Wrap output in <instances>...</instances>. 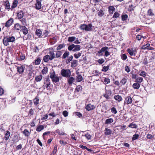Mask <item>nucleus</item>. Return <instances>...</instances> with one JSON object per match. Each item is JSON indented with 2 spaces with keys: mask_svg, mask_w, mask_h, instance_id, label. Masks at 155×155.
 <instances>
[{
  "mask_svg": "<svg viewBox=\"0 0 155 155\" xmlns=\"http://www.w3.org/2000/svg\"><path fill=\"white\" fill-rule=\"evenodd\" d=\"M17 18L18 19H21L23 18L24 16V13L22 11L18 12L17 14Z\"/></svg>",
  "mask_w": 155,
  "mask_h": 155,
  "instance_id": "nucleus-14",
  "label": "nucleus"
},
{
  "mask_svg": "<svg viewBox=\"0 0 155 155\" xmlns=\"http://www.w3.org/2000/svg\"><path fill=\"white\" fill-rule=\"evenodd\" d=\"M18 4L17 1H14L12 5L11 6V9L17 6V4Z\"/></svg>",
  "mask_w": 155,
  "mask_h": 155,
  "instance_id": "nucleus-46",
  "label": "nucleus"
},
{
  "mask_svg": "<svg viewBox=\"0 0 155 155\" xmlns=\"http://www.w3.org/2000/svg\"><path fill=\"white\" fill-rule=\"evenodd\" d=\"M82 136L85 137L88 140L91 139V135L88 133H86L84 135H83Z\"/></svg>",
  "mask_w": 155,
  "mask_h": 155,
  "instance_id": "nucleus-45",
  "label": "nucleus"
},
{
  "mask_svg": "<svg viewBox=\"0 0 155 155\" xmlns=\"http://www.w3.org/2000/svg\"><path fill=\"white\" fill-rule=\"evenodd\" d=\"M81 46L78 45H74L73 44L70 45L68 47V49L71 51L72 50L74 52L78 51L80 50Z\"/></svg>",
  "mask_w": 155,
  "mask_h": 155,
  "instance_id": "nucleus-3",
  "label": "nucleus"
},
{
  "mask_svg": "<svg viewBox=\"0 0 155 155\" xmlns=\"http://www.w3.org/2000/svg\"><path fill=\"white\" fill-rule=\"evenodd\" d=\"M34 104H35L37 105L39 103V99L37 97H35L34 100Z\"/></svg>",
  "mask_w": 155,
  "mask_h": 155,
  "instance_id": "nucleus-60",
  "label": "nucleus"
},
{
  "mask_svg": "<svg viewBox=\"0 0 155 155\" xmlns=\"http://www.w3.org/2000/svg\"><path fill=\"white\" fill-rule=\"evenodd\" d=\"M62 54V52L61 51H58L55 54L56 58H59L61 56Z\"/></svg>",
  "mask_w": 155,
  "mask_h": 155,
  "instance_id": "nucleus-36",
  "label": "nucleus"
},
{
  "mask_svg": "<svg viewBox=\"0 0 155 155\" xmlns=\"http://www.w3.org/2000/svg\"><path fill=\"white\" fill-rule=\"evenodd\" d=\"M43 60L45 62H48L49 60H51V59L50 58L49 55H45L44 57Z\"/></svg>",
  "mask_w": 155,
  "mask_h": 155,
  "instance_id": "nucleus-25",
  "label": "nucleus"
},
{
  "mask_svg": "<svg viewBox=\"0 0 155 155\" xmlns=\"http://www.w3.org/2000/svg\"><path fill=\"white\" fill-rule=\"evenodd\" d=\"M126 82L127 79L125 78H124L120 81V83H121L123 85H124L126 84Z\"/></svg>",
  "mask_w": 155,
  "mask_h": 155,
  "instance_id": "nucleus-55",
  "label": "nucleus"
},
{
  "mask_svg": "<svg viewBox=\"0 0 155 155\" xmlns=\"http://www.w3.org/2000/svg\"><path fill=\"white\" fill-rule=\"evenodd\" d=\"M61 75L66 78H69L71 75V72L69 69H62L61 71Z\"/></svg>",
  "mask_w": 155,
  "mask_h": 155,
  "instance_id": "nucleus-5",
  "label": "nucleus"
},
{
  "mask_svg": "<svg viewBox=\"0 0 155 155\" xmlns=\"http://www.w3.org/2000/svg\"><path fill=\"white\" fill-rule=\"evenodd\" d=\"M120 15V14L119 12H116L114 13L113 17L114 18H117L119 17Z\"/></svg>",
  "mask_w": 155,
  "mask_h": 155,
  "instance_id": "nucleus-49",
  "label": "nucleus"
},
{
  "mask_svg": "<svg viewBox=\"0 0 155 155\" xmlns=\"http://www.w3.org/2000/svg\"><path fill=\"white\" fill-rule=\"evenodd\" d=\"M127 51L131 56H135L137 53L136 49L135 48H132L131 49L128 48Z\"/></svg>",
  "mask_w": 155,
  "mask_h": 155,
  "instance_id": "nucleus-7",
  "label": "nucleus"
},
{
  "mask_svg": "<svg viewBox=\"0 0 155 155\" xmlns=\"http://www.w3.org/2000/svg\"><path fill=\"white\" fill-rule=\"evenodd\" d=\"M147 13L148 15H149L150 16H152L154 15V13L153 12L152 10L151 9H150L148 10L147 12Z\"/></svg>",
  "mask_w": 155,
  "mask_h": 155,
  "instance_id": "nucleus-50",
  "label": "nucleus"
},
{
  "mask_svg": "<svg viewBox=\"0 0 155 155\" xmlns=\"http://www.w3.org/2000/svg\"><path fill=\"white\" fill-rule=\"evenodd\" d=\"M74 114L75 116H78L79 117H81L82 116V114L81 113L77 112H74Z\"/></svg>",
  "mask_w": 155,
  "mask_h": 155,
  "instance_id": "nucleus-48",
  "label": "nucleus"
},
{
  "mask_svg": "<svg viewBox=\"0 0 155 155\" xmlns=\"http://www.w3.org/2000/svg\"><path fill=\"white\" fill-rule=\"evenodd\" d=\"M36 3L35 5V7L37 9L39 10L41 8V0H36Z\"/></svg>",
  "mask_w": 155,
  "mask_h": 155,
  "instance_id": "nucleus-10",
  "label": "nucleus"
},
{
  "mask_svg": "<svg viewBox=\"0 0 155 155\" xmlns=\"http://www.w3.org/2000/svg\"><path fill=\"white\" fill-rule=\"evenodd\" d=\"M114 121L113 119L112 118H110L109 119H107L105 121V124H110L112 122H113Z\"/></svg>",
  "mask_w": 155,
  "mask_h": 155,
  "instance_id": "nucleus-31",
  "label": "nucleus"
},
{
  "mask_svg": "<svg viewBox=\"0 0 155 155\" xmlns=\"http://www.w3.org/2000/svg\"><path fill=\"white\" fill-rule=\"evenodd\" d=\"M103 80L104 83L106 84H109L110 82V79L108 78H103Z\"/></svg>",
  "mask_w": 155,
  "mask_h": 155,
  "instance_id": "nucleus-40",
  "label": "nucleus"
},
{
  "mask_svg": "<svg viewBox=\"0 0 155 155\" xmlns=\"http://www.w3.org/2000/svg\"><path fill=\"white\" fill-rule=\"evenodd\" d=\"M82 80L83 77L81 75L79 74L77 76L76 80L77 82H81Z\"/></svg>",
  "mask_w": 155,
  "mask_h": 155,
  "instance_id": "nucleus-23",
  "label": "nucleus"
},
{
  "mask_svg": "<svg viewBox=\"0 0 155 155\" xmlns=\"http://www.w3.org/2000/svg\"><path fill=\"white\" fill-rule=\"evenodd\" d=\"M76 38L75 37H70L68 38V41L69 42H72L75 40Z\"/></svg>",
  "mask_w": 155,
  "mask_h": 155,
  "instance_id": "nucleus-44",
  "label": "nucleus"
},
{
  "mask_svg": "<svg viewBox=\"0 0 155 155\" xmlns=\"http://www.w3.org/2000/svg\"><path fill=\"white\" fill-rule=\"evenodd\" d=\"M15 40V38L14 36H8L4 37L3 40V43L5 45L7 46L9 45V42H13Z\"/></svg>",
  "mask_w": 155,
  "mask_h": 155,
  "instance_id": "nucleus-2",
  "label": "nucleus"
},
{
  "mask_svg": "<svg viewBox=\"0 0 155 155\" xmlns=\"http://www.w3.org/2000/svg\"><path fill=\"white\" fill-rule=\"evenodd\" d=\"M74 80V78L73 77H69V78L68 79V82L69 84L71 85Z\"/></svg>",
  "mask_w": 155,
  "mask_h": 155,
  "instance_id": "nucleus-24",
  "label": "nucleus"
},
{
  "mask_svg": "<svg viewBox=\"0 0 155 155\" xmlns=\"http://www.w3.org/2000/svg\"><path fill=\"white\" fill-rule=\"evenodd\" d=\"M4 5L5 6V8L7 9H9L10 8V5L9 4V2L8 1H5Z\"/></svg>",
  "mask_w": 155,
  "mask_h": 155,
  "instance_id": "nucleus-30",
  "label": "nucleus"
},
{
  "mask_svg": "<svg viewBox=\"0 0 155 155\" xmlns=\"http://www.w3.org/2000/svg\"><path fill=\"white\" fill-rule=\"evenodd\" d=\"M111 112L114 114H116L117 113V111L116 108L114 107H113L111 108Z\"/></svg>",
  "mask_w": 155,
  "mask_h": 155,
  "instance_id": "nucleus-51",
  "label": "nucleus"
},
{
  "mask_svg": "<svg viewBox=\"0 0 155 155\" xmlns=\"http://www.w3.org/2000/svg\"><path fill=\"white\" fill-rule=\"evenodd\" d=\"M109 68V66H104L103 67L102 69V71L104 72H106L107 71Z\"/></svg>",
  "mask_w": 155,
  "mask_h": 155,
  "instance_id": "nucleus-53",
  "label": "nucleus"
},
{
  "mask_svg": "<svg viewBox=\"0 0 155 155\" xmlns=\"http://www.w3.org/2000/svg\"><path fill=\"white\" fill-rule=\"evenodd\" d=\"M41 61V59L40 58H38L35 61V64L36 65H39Z\"/></svg>",
  "mask_w": 155,
  "mask_h": 155,
  "instance_id": "nucleus-34",
  "label": "nucleus"
},
{
  "mask_svg": "<svg viewBox=\"0 0 155 155\" xmlns=\"http://www.w3.org/2000/svg\"><path fill=\"white\" fill-rule=\"evenodd\" d=\"M81 55V53L78 52V53H76L74 54V56L75 58H79Z\"/></svg>",
  "mask_w": 155,
  "mask_h": 155,
  "instance_id": "nucleus-47",
  "label": "nucleus"
},
{
  "mask_svg": "<svg viewBox=\"0 0 155 155\" xmlns=\"http://www.w3.org/2000/svg\"><path fill=\"white\" fill-rule=\"evenodd\" d=\"M48 54L49 55V57L51 59V60H52L53 59H54L55 57V55L53 51H50Z\"/></svg>",
  "mask_w": 155,
  "mask_h": 155,
  "instance_id": "nucleus-19",
  "label": "nucleus"
},
{
  "mask_svg": "<svg viewBox=\"0 0 155 155\" xmlns=\"http://www.w3.org/2000/svg\"><path fill=\"white\" fill-rule=\"evenodd\" d=\"M104 131V134L106 135H110L112 133L111 130L107 128H106Z\"/></svg>",
  "mask_w": 155,
  "mask_h": 155,
  "instance_id": "nucleus-27",
  "label": "nucleus"
},
{
  "mask_svg": "<svg viewBox=\"0 0 155 155\" xmlns=\"http://www.w3.org/2000/svg\"><path fill=\"white\" fill-rule=\"evenodd\" d=\"M50 77L53 82L56 83L58 82L59 81V78L55 74L54 71L50 73Z\"/></svg>",
  "mask_w": 155,
  "mask_h": 155,
  "instance_id": "nucleus-4",
  "label": "nucleus"
},
{
  "mask_svg": "<svg viewBox=\"0 0 155 155\" xmlns=\"http://www.w3.org/2000/svg\"><path fill=\"white\" fill-rule=\"evenodd\" d=\"M95 108V106L94 105L91 104H87L85 106L86 109L88 111L93 110Z\"/></svg>",
  "mask_w": 155,
  "mask_h": 155,
  "instance_id": "nucleus-9",
  "label": "nucleus"
},
{
  "mask_svg": "<svg viewBox=\"0 0 155 155\" xmlns=\"http://www.w3.org/2000/svg\"><path fill=\"white\" fill-rule=\"evenodd\" d=\"M57 145H55L54 146V149L52 152V154H53V155L56 153L57 152Z\"/></svg>",
  "mask_w": 155,
  "mask_h": 155,
  "instance_id": "nucleus-63",
  "label": "nucleus"
},
{
  "mask_svg": "<svg viewBox=\"0 0 155 155\" xmlns=\"http://www.w3.org/2000/svg\"><path fill=\"white\" fill-rule=\"evenodd\" d=\"M108 49L109 48L107 47H104L102 48L101 50L98 52V53L100 54V55H103V52H105L107 51Z\"/></svg>",
  "mask_w": 155,
  "mask_h": 155,
  "instance_id": "nucleus-11",
  "label": "nucleus"
},
{
  "mask_svg": "<svg viewBox=\"0 0 155 155\" xmlns=\"http://www.w3.org/2000/svg\"><path fill=\"white\" fill-rule=\"evenodd\" d=\"M48 72V68L47 67H44L41 71L42 74L44 75L46 74Z\"/></svg>",
  "mask_w": 155,
  "mask_h": 155,
  "instance_id": "nucleus-35",
  "label": "nucleus"
},
{
  "mask_svg": "<svg viewBox=\"0 0 155 155\" xmlns=\"http://www.w3.org/2000/svg\"><path fill=\"white\" fill-rule=\"evenodd\" d=\"M21 28V31L24 35H26L28 33L27 28L25 26H22Z\"/></svg>",
  "mask_w": 155,
  "mask_h": 155,
  "instance_id": "nucleus-20",
  "label": "nucleus"
},
{
  "mask_svg": "<svg viewBox=\"0 0 155 155\" xmlns=\"http://www.w3.org/2000/svg\"><path fill=\"white\" fill-rule=\"evenodd\" d=\"M42 76L41 75H37L35 77V81L37 82L40 81L42 79Z\"/></svg>",
  "mask_w": 155,
  "mask_h": 155,
  "instance_id": "nucleus-16",
  "label": "nucleus"
},
{
  "mask_svg": "<svg viewBox=\"0 0 155 155\" xmlns=\"http://www.w3.org/2000/svg\"><path fill=\"white\" fill-rule=\"evenodd\" d=\"M136 82L137 83H141L143 81V78H142L139 77L138 76H137L136 80Z\"/></svg>",
  "mask_w": 155,
  "mask_h": 155,
  "instance_id": "nucleus-37",
  "label": "nucleus"
},
{
  "mask_svg": "<svg viewBox=\"0 0 155 155\" xmlns=\"http://www.w3.org/2000/svg\"><path fill=\"white\" fill-rule=\"evenodd\" d=\"M14 20L13 18H11L5 24V26L7 28H8L12 24Z\"/></svg>",
  "mask_w": 155,
  "mask_h": 155,
  "instance_id": "nucleus-8",
  "label": "nucleus"
},
{
  "mask_svg": "<svg viewBox=\"0 0 155 155\" xmlns=\"http://www.w3.org/2000/svg\"><path fill=\"white\" fill-rule=\"evenodd\" d=\"M115 9V8L113 6H110L109 7L108 11L109 13L112 14L114 11Z\"/></svg>",
  "mask_w": 155,
  "mask_h": 155,
  "instance_id": "nucleus-22",
  "label": "nucleus"
},
{
  "mask_svg": "<svg viewBox=\"0 0 155 155\" xmlns=\"http://www.w3.org/2000/svg\"><path fill=\"white\" fill-rule=\"evenodd\" d=\"M65 46V45L64 44H60L57 47V50L58 51L63 48Z\"/></svg>",
  "mask_w": 155,
  "mask_h": 155,
  "instance_id": "nucleus-38",
  "label": "nucleus"
},
{
  "mask_svg": "<svg viewBox=\"0 0 155 155\" xmlns=\"http://www.w3.org/2000/svg\"><path fill=\"white\" fill-rule=\"evenodd\" d=\"M133 87L135 89H138L140 87V84L138 83H134L132 85Z\"/></svg>",
  "mask_w": 155,
  "mask_h": 155,
  "instance_id": "nucleus-28",
  "label": "nucleus"
},
{
  "mask_svg": "<svg viewBox=\"0 0 155 155\" xmlns=\"http://www.w3.org/2000/svg\"><path fill=\"white\" fill-rule=\"evenodd\" d=\"M25 68V67L23 65L18 67H17V71L20 74H21L24 72Z\"/></svg>",
  "mask_w": 155,
  "mask_h": 155,
  "instance_id": "nucleus-12",
  "label": "nucleus"
},
{
  "mask_svg": "<svg viewBox=\"0 0 155 155\" xmlns=\"http://www.w3.org/2000/svg\"><path fill=\"white\" fill-rule=\"evenodd\" d=\"M56 132L60 135H66L67 134L63 131H60L58 129L56 130Z\"/></svg>",
  "mask_w": 155,
  "mask_h": 155,
  "instance_id": "nucleus-39",
  "label": "nucleus"
},
{
  "mask_svg": "<svg viewBox=\"0 0 155 155\" xmlns=\"http://www.w3.org/2000/svg\"><path fill=\"white\" fill-rule=\"evenodd\" d=\"M35 34L39 38H43L47 37L49 34V32L45 30L42 32L41 29H36Z\"/></svg>",
  "mask_w": 155,
  "mask_h": 155,
  "instance_id": "nucleus-1",
  "label": "nucleus"
},
{
  "mask_svg": "<svg viewBox=\"0 0 155 155\" xmlns=\"http://www.w3.org/2000/svg\"><path fill=\"white\" fill-rule=\"evenodd\" d=\"M10 133L8 131H6L5 134V136L4 137V138L5 140H7L8 139L10 136Z\"/></svg>",
  "mask_w": 155,
  "mask_h": 155,
  "instance_id": "nucleus-18",
  "label": "nucleus"
},
{
  "mask_svg": "<svg viewBox=\"0 0 155 155\" xmlns=\"http://www.w3.org/2000/svg\"><path fill=\"white\" fill-rule=\"evenodd\" d=\"M86 25L82 24L81 25L80 28L81 30H85L86 31Z\"/></svg>",
  "mask_w": 155,
  "mask_h": 155,
  "instance_id": "nucleus-52",
  "label": "nucleus"
},
{
  "mask_svg": "<svg viewBox=\"0 0 155 155\" xmlns=\"http://www.w3.org/2000/svg\"><path fill=\"white\" fill-rule=\"evenodd\" d=\"M92 25L91 24H89L88 25H86V31H90L92 29Z\"/></svg>",
  "mask_w": 155,
  "mask_h": 155,
  "instance_id": "nucleus-32",
  "label": "nucleus"
},
{
  "mask_svg": "<svg viewBox=\"0 0 155 155\" xmlns=\"http://www.w3.org/2000/svg\"><path fill=\"white\" fill-rule=\"evenodd\" d=\"M61 145H65L67 144V143L66 142L62 140H61L59 141Z\"/></svg>",
  "mask_w": 155,
  "mask_h": 155,
  "instance_id": "nucleus-62",
  "label": "nucleus"
},
{
  "mask_svg": "<svg viewBox=\"0 0 155 155\" xmlns=\"http://www.w3.org/2000/svg\"><path fill=\"white\" fill-rule=\"evenodd\" d=\"M63 115L65 117H67L68 115V112L66 110H64L63 112Z\"/></svg>",
  "mask_w": 155,
  "mask_h": 155,
  "instance_id": "nucleus-59",
  "label": "nucleus"
},
{
  "mask_svg": "<svg viewBox=\"0 0 155 155\" xmlns=\"http://www.w3.org/2000/svg\"><path fill=\"white\" fill-rule=\"evenodd\" d=\"M128 127L131 128H137V126L135 124L131 123L129 125Z\"/></svg>",
  "mask_w": 155,
  "mask_h": 155,
  "instance_id": "nucleus-33",
  "label": "nucleus"
},
{
  "mask_svg": "<svg viewBox=\"0 0 155 155\" xmlns=\"http://www.w3.org/2000/svg\"><path fill=\"white\" fill-rule=\"evenodd\" d=\"M127 55L125 54H123L121 56V59L124 60H125L127 59Z\"/></svg>",
  "mask_w": 155,
  "mask_h": 155,
  "instance_id": "nucleus-64",
  "label": "nucleus"
},
{
  "mask_svg": "<svg viewBox=\"0 0 155 155\" xmlns=\"http://www.w3.org/2000/svg\"><path fill=\"white\" fill-rule=\"evenodd\" d=\"M139 137V135L138 134H135L133 135L132 137V140H134L137 139Z\"/></svg>",
  "mask_w": 155,
  "mask_h": 155,
  "instance_id": "nucleus-54",
  "label": "nucleus"
},
{
  "mask_svg": "<svg viewBox=\"0 0 155 155\" xmlns=\"http://www.w3.org/2000/svg\"><path fill=\"white\" fill-rule=\"evenodd\" d=\"M98 16L101 17L104 15V12L102 10H100L98 12Z\"/></svg>",
  "mask_w": 155,
  "mask_h": 155,
  "instance_id": "nucleus-58",
  "label": "nucleus"
},
{
  "mask_svg": "<svg viewBox=\"0 0 155 155\" xmlns=\"http://www.w3.org/2000/svg\"><path fill=\"white\" fill-rule=\"evenodd\" d=\"M78 61L76 60H74L71 62V66L72 68H75L78 65Z\"/></svg>",
  "mask_w": 155,
  "mask_h": 155,
  "instance_id": "nucleus-21",
  "label": "nucleus"
},
{
  "mask_svg": "<svg viewBox=\"0 0 155 155\" xmlns=\"http://www.w3.org/2000/svg\"><path fill=\"white\" fill-rule=\"evenodd\" d=\"M21 26L19 23H17L14 25L13 27V29L15 30L19 31L21 29Z\"/></svg>",
  "mask_w": 155,
  "mask_h": 155,
  "instance_id": "nucleus-13",
  "label": "nucleus"
},
{
  "mask_svg": "<svg viewBox=\"0 0 155 155\" xmlns=\"http://www.w3.org/2000/svg\"><path fill=\"white\" fill-rule=\"evenodd\" d=\"M73 58V56L72 55H71L70 56L68 57L67 58L66 62L67 64H68L70 62V61L72 60Z\"/></svg>",
  "mask_w": 155,
  "mask_h": 155,
  "instance_id": "nucleus-43",
  "label": "nucleus"
},
{
  "mask_svg": "<svg viewBox=\"0 0 155 155\" xmlns=\"http://www.w3.org/2000/svg\"><path fill=\"white\" fill-rule=\"evenodd\" d=\"M20 21L21 22L22 24L23 25H25L26 24V20L24 18H22L20 19Z\"/></svg>",
  "mask_w": 155,
  "mask_h": 155,
  "instance_id": "nucleus-57",
  "label": "nucleus"
},
{
  "mask_svg": "<svg viewBox=\"0 0 155 155\" xmlns=\"http://www.w3.org/2000/svg\"><path fill=\"white\" fill-rule=\"evenodd\" d=\"M133 101L132 98L130 96H127L125 99L124 105H128L132 103Z\"/></svg>",
  "mask_w": 155,
  "mask_h": 155,
  "instance_id": "nucleus-6",
  "label": "nucleus"
},
{
  "mask_svg": "<svg viewBox=\"0 0 155 155\" xmlns=\"http://www.w3.org/2000/svg\"><path fill=\"white\" fill-rule=\"evenodd\" d=\"M44 127L42 125H40L37 126V128L36 129V130L38 132H40L41 130L44 129Z\"/></svg>",
  "mask_w": 155,
  "mask_h": 155,
  "instance_id": "nucleus-26",
  "label": "nucleus"
},
{
  "mask_svg": "<svg viewBox=\"0 0 155 155\" xmlns=\"http://www.w3.org/2000/svg\"><path fill=\"white\" fill-rule=\"evenodd\" d=\"M128 17V16L127 15H123L122 16V20L123 21L126 20Z\"/></svg>",
  "mask_w": 155,
  "mask_h": 155,
  "instance_id": "nucleus-56",
  "label": "nucleus"
},
{
  "mask_svg": "<svg viewBox=\"0 0 155 155\" xmlns=\"http://www.w3.org/2000/svg\"><path fill=\"white\" fill-rule=\"evenodd\" d=\"M50 84V80L48 78L46 80L45 82V87H46V88L48 89Z\"/></svg>",
  "mask_w": 155,
  "mask_h": 155,
  "instance_id": "nucleus-17",
  "label": "nucleus"
},
{
  "mask_svg": "<svg viewBox=\"0 0 155 155\" xmlns=\"http://www.w3.org/2000/svg\"><path fill=\"white\" fill-rule=\"evenodd\" d=\"M12 140L14 143H15L17 142L18 141L19 139L18 136L16 135H15Z\"/></svg>",
  "mask_w": 155,
  "mask_h": 155,
  "instance_id": "nucleus-29",
  "label": "nucleus"
},
{
  "mask_svg": "<svg viewBox=\"0 0 155 155\" xmlns=\"http://www.w3.org/2000/svg\"><path fill=\"white\" fill-rule=\"evenodd\" d=\"M145 45L146 46L147 48H148V49H147V50H153L154 49L153 48L150 47V44H149L147 43V44Z\"/></svg>",
  "mask_w": 155,
  "mask_h": 155,
  "instance_id": "nucleus-61",
  "label": "nucleus"
},
{
  "mask_svg": "<svg viewBox=\"0 0 155 155\" xmlns=\"http://www.w3.org/2000/svg\"><path fill=\"white\" fill-rule=\"evenodd\" d=\"M24 134L25 136L28 137L30 134V133L27 129H25L23 131Z\"/></svg>",
  "mask_w": 155,
  "mask_h": 155,
  "instance_id": "nucleus-41",
  "label": "nucleus"
},
{
  "mask_svg": "<svg viewBox=\"0 0 155 155\" xmlns=\"http://www.w3.org/2000/svg\"><path fill=\"white\" fill-rule=\"evenodd\" d=\"M69 54V52L68 51H66L63 54L62 56V58L63 59H65Z\"/></svg>",
  "mask_w": 155,
  "mask_h": 155,
  "instance_id": "nucleus-42",
  "label": "nucleus"
},
{
  "mask_svg": "<svg viewBox=\"0 0 155 155\" xmlns=\"http://www.w3.org/2000/svg\"><path fill=\"white\" fill-rule=\"evenodd\" d=\"M114 98L116 101L119 102H120L122 100V97L119 94L115 95Z\"/></svg>",
  "mask_w": 155,
  "mask_h": 155,
  "instance_id": "nucleus-15",
  "label": "nucleus"
}]
</instances>
